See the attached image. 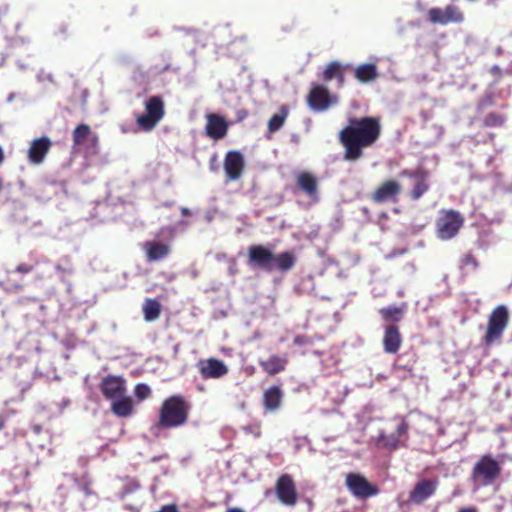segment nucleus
Wrapping results in <instances>:
<instances>
[{"instance_id": "nucleus-1", "label": "nucleus", "mask_w": 512, "mask_h": 512, "mask_svg": "<svg viewBox=\"0 0 512 512\" xmlns=\"http://www.w3.org/2000/svg\"><path fill=\"white\" fill-rule=\"evenodd\" d=\"M381 135L378 117H352L339 132V141L344 147V158L356 161L363 155V149L373 146Z\"/></svg>"}, {"instance_id": "nucleus-2", "label": "nucleus", "mask_w": 512, "mask_h": 512, "mask_svg": "<svg viewBox=\"0 0 512 512\" xmlns=\"http://www.w3.org/2000/svg\"><path fill=\"white\" fill-rule=\"evenodd\" d=\"M191 403L182 395H172L166 398L158 412V420L153 428L156 430L177 429L189 421Z\"/></svg>"}, {"instance_id": "nucleus-3", "label": "nucleus", "mask_w": 512, "mask_h": 512, "mask_svg": "<svg viewBox=\"0 0 512 512\" xmlns=\"http://www.w3.org/2000/svg\"><path fill=\"white\" fill-rule=\"evenodd\" d=\"M297 258L293 252L285 251L277 255L263 245H253L248 249V264L265 271L279 270L288 272L296 264Z\"/></svg>"}, {"instance_id": "nucleus-4", "label": "nucleus", "mask_w": 512, "mask_h": 512, "mask_svg": "<svg viewBox=\"0 0 512 512\" xmlns=\"http://www.w3.org/2000/svg\"><path fill=\"white\" fill-rule=\"evenodd\" d=\"M501 474V462L492 454H484L473 465L470 480L476 487H486L496 482Z\"/></svg>"}, {"instance_id": "nucleus-5", "label": "nucleus", "mask_w": 512, "mask_h": 512, "mask_svg": "<svg viewBox=\"0 0 512 512\" xmlns=\"http://www.w3.org/2000/svg\"><path fill=\"white\" fill-rule=\"evenodd\" d=\"M144 113L136 117L137 126L145 132L152 131L165 116V102L161 95L148 97Z\"/></svg>"}, {"instance_id": "nucleus-6", "label": "nucleus", "mask_w": 512, "mask_h": 512, "mask_svg": "<svg viewBox=\"0 0 512 512\" xmlns=\"http://www.w3.org/2000/svg\"><path fill=\"white\" fill-rule=\"evenodd\" d=\"M509 312L504 305H499L492 310L488 317L487 330L482 338L485 346H491L494 342L499 341L508 326Z\"/></svg>"}, {"instance_id": "nucleus-7", "label": "nucleus", "mask_w": 512, "mask_h": 512, "mask_svg": "<svg viewBox=\"0 0 512 512\" xmlns=\"http://www.w3.org/2000/svg\"><path fill=\"white\" fill-rule=\"evenodd\" d=\"M464 217L456 210H442L436 220V235L441 240L455 237L464 224Z\"/></svg>"}, {"instance_id": "nucleus-8", "label": "nucleus", "mask_w": 512, "mask_h": 512, "mask_svg": "<svg viewBox=\"0 0 512 512\" xmlns=\"http://www.w3.org/2000/svg\"><path fill=\"white\" fill-rule=\"evenodd\" d=\"M438 485L439 482L437 479L423 478L418 480L409 492L408 498L401 504V506L424 504L435 494Z\"/></svg>"}, {"instance_id": "nucleus-9", "label": "nucleus", "mask_w": 512, "mask_h": 512, "mask_svg": "<svg viewBox=\"0 0 512 512\" xmlns=\"http://www.w3.org/2000/svg\"><path fill=\"white\" fill-rule=\"evenodd\" d=\"M345 485L352 495L358 499H367L379 493L378 487L370 483L360 473H348L345 477Z\"/></svg>"}, {"instance_id": "nucleus-10", "label": "nucleus", "mask_w": 512, "mask_h": 512, "mask_svg": "<svg viewBox=\"0 0 512 512\" xmlns=\"http://www.w3.org/2000/svg\"><path fill=\"white\" fill-rule=\"evenodd\" d=\"M275 493L278 500L286 506L293 507L298 502L295 482L291 475L282 474L276 481Z\"/></svg>"}, {"instance_id": "nucleus-11", "label": "nucleus", "mask_w": 512, "mask_h": 512, "mask_svg": "<svg viewBox=\"0 0 512 512\" xmlns=\"http://www.w3.org/2000/svg\"><path fill=\"white\" fill-rule=\"evenodd\" d=\"M428 19L432 24L447 25L449 23H462L464 13L455 5H447L445 8H431L428 10Z\"/></svg>"}, {"instance_id": "nucleus-12", "label": "nucleus", "mask_w": 512, "mask_h": 512, "mask_svg": "<svg viewBox=\"0 0 512 512\" xmlns=\"http://www.w3.org/2000/svg\"><path fill=\"white\" fill-rule=\"evenodd\" d=\"M296 188L312 202L319 201V182L317 177L308 171H300L295 175Z\"/></svg>"}, {"instance_id": "nucleus-13", "label": "nucleus", "mask_w": 512, "mask_h": 512, "mask_svg": "<svg viewBox=\"0 0 512 512\" xmlns=\"http://www.w3.org/2000/svg\"><path fill=\"white\" fill-rule=\"evenodd\" d=\"M401 193V185L396 180H387L380 184L372 193L371 200L381 204L386 202L397 203L399 194Z\"/></svg>"}, {"instance_id": "nucleus-14", "label": "nucleus", "mask_w": 512, "mask_h": 512, "mask_svg": "<svg viewBox=\"0 0 512 512\" xmlns=\"http://www.w3.org/2000/svg\"><path fill=\"white\" fill-rule=\"evenodd\" d=\"M335 101L336 99L330 95L329 90L318 84L313 85L307 96L308 105L315 111H324Z\"/></svg>"}, {"instance_id": "nucleus-15", "label": "nucleus", "mask_w": 512, "mask_h": 512, "mask_svg": "<svg viewBox=\"0 0 512 512\" xmlns=\"http://www.w3.org/2000/svg\"><path fill=\"white\" fill-rule=\"evenodd\" d=\"M99 388L106 399L114 400L126 393V382L121 376L108 375L102 379Z\"/></svg>"}, {"instance_id": "nucleus-16", "label": "nucleus", "mask_w": 512, "mask_h": 512, "mask_svg": "<svg viewBox=\"0 0 512 512\" xmlns=\"http://www.w3.org/2000/svg\"><path fill=\"white\" fill-rule=\"evenodd\" d=\"M197 366L203 379H218L228 373V367L226 364L216 358L200 360Z\"/></svg>"}, {"instance_id": "nucleus-17", "label": "nucleus", "mask_w": 512, "mask_h": 512, "mask_svg": "<svg viewBox=\"0 0 512 512\" xmlns=\"http://www.w3.org/2000/svg\"><path fill=\"white\" fill-rule=\"evenodd\" d=\"M244 157L239 151H229L225 155L224 170L229 181L238 180L244 170Z\"/></svg>"}, {"instance_id": "nucleus-18", "label": "nucleus", "mask_w": 512, "mask_h": 512, "mask_svg": "<svg viewBox=\"0 0 512 512\" xmlns=\"http://www.w3.org/2000/svg\"><path fill=\"white\" fill-rule=\"evenodd\" d=\"M400 176L412 178L415 180L414 187L410 192V198L412 200H418L429 189V184L427 182L428 173L421 168L416 170H402Z\"/></svg>"}, {"instance_id": "nucleus-19", "label": "nucleus", "mask_w": 512, "mask_h": 512, "mask_svg": "<svg viewBox=\"0 0 512 512\" xmlns=\"http://www.w3.org/2000/svg\"><path fill=\"white\" fill-rule=\"evenodd\" d=\"M51 147L52 142L47 136L34 139L27 151L29 162L35 165L41 164Z\"/></svg>"}, {"instance_id": "nucleus-20", "label": "nucleus", "mask_w": 512, "mask_h": 512, "mask_svg": "<svg viewBox=\"0 0 512 512\" xmlns=\"http://www.w3.org/2000/svg\"><path fill=\"white\" fill-rule=\"evenodd\" d=\"M206 119L205 131L208 137L219 140L227 135L228 123L222 116L210 113L207 114Z\"/></svg>"}, {"instance_id": "nucleus-21", "label": "nucleus", "mask_w": 512, "mask_h": 512, "mask_svg": "<svg viewBox=\"0 0 512 512\" xmlns=\"http://www.w3.org/2000/svg\"><path fill=\"white\" fill-rule=\"evenodd\" d=\"M382 343L387 354H396L399 351L402 345V336L398 326L389 325L385 327Z\"/></svg>"}, {"instance_id": "nucleus-22", "label": "nucleus", "mask_w": 512, "mask_h": 512, "mask_svg": "<svg viewBox=\"0 0 512 512\" xmlns=\"http://www.w3.org/2000/svg\"><path fill=\"white\" fill-rule=\"evenodd\" d=\"M143 248L149 262L162 260L166 258L171 251L168 244L158 241H147L144 243Z\"/></svg>"}, {"instance_id": "nucleus-23", "label": "nucleus", "mask_w": 512, "mask_h": 512, "mask_svg": "<svg viewBox=\"0 0 512 512\" xmlns=\"http://www.w3.org/2000/svg\"><path fill=\"white\" fill-rule=\"evenodd\" d=\"M348 68H350V65H342L338 61H332L323 71L322 78L324 81L336 79L338 87L342 88L345 84V72Z\"/></svg>"}, {"instance_id": "nucleus-24", "label": "nucleus", "mask_w": 512, "mask_h": 512, "mask_svg": "<svg viewBox=\"0 0 512 512\" xmlns=\"http://www.w3.org/2000/svg\"><path fill=\"white\" fill-rule=\"evenodd\" d=\"M288 364L286 357L271 355L267 360H260L259 365L268 375L274 376L283 372Z\"/></svg>"}, {"instance_id": "nucleus-25", "label": "nucleus", "mask_w": 512, "mask_h": 512, "mask_svg": "<svg viewBox=\"0 0 512 512\" xmlns=\"http://www.w3.org/2000/svg\"><path fill=\"white\" fill-rule=\"evenodd\" d=\"M283 392L279 386H271L264 391L263 405L267 411H276L282 403Z\"/></svg>"}, {"instance_id": "nucleus-26", "label": "nucleus", "mask_w": 512, "mask_h": 512, "mask_svg": "<svg viewBox=\"0 0 512 512\" xmlns=\"http://www.w3.org/2000/svg\"><path fill=\"white\" fill-rule=\"evenodd\" d=\"M134 403L131 397L123 396L112 400L111 411L118 417L126 418L132 415Z\"/></svg>"}, {"instance_id": "nucleus-27", "label": "nucleus", "mask_w": 512, "mask_h": 512, "mask_svg": "<svg viewBox=\"0 0 512 512\" xmlns=\"http://www.w3.org/2000/svg\"><path fill=\"white\" fill-rule=\"evenodd\" d=\"M355 78L361 83L374 81L378 77L377 66L373 63H365L354 69Z\"/></svg>"}, {"instance_id": "nucleus-28", "label": "nucleus", "mask_w": 512, "mask_h": 512, "mask_svg": "<svg viewBox=\"0 0 512 512\" xmlns=\"http://www.w3.org/2000/svg\"><path fill=\"white\" fill-rule=\"evenodd\" d=\"M289 116V108L286 105H281L277 113H275L267 123V129L269 133H275L279 131L285 124Z\"/></svg>"}, {"instance_id": "nucleus-29", "label": "nucleus", "mask_w": 512, "mask_h": 512, "mask_svg": "<svg viewBox=\"0 0 512 512\" xmlns=\"http://www.w3.org/2000/svg\"><path fill=\"white\" fill-rule=\"evenodd\" d=\"M406 310V304L403 303L400 307L389 306L379 310L380 315L386 322H400Z\"/></svg>"}, {"instance_id": "nucleus-30", "label": "nucleus", "mask_w": 512, "mask_h": 512, "mask_svg": "<svg viewBox=\"0 0 512 512\" xmlns=\"http://www.w3.org/2000/svg\"><path fill=\"white\" fill-rule=\"evenodd\" d=\"M144 319L148 322L154 321L159 318L161 313V305L155 299H146L143 305Z\"/></svg>"}, {"instance_id": "nucleus-31", "label": "nucleus", "mask_w": 512, "mask_h": 512, "mask_svg": "<svg viewBox=\"0 0 512 512\" xmlns=\"http://www.w3.org/2000/svg\"><path fill=\"white\" fill-rule=\"evenodd\" d=\"M91 134L90 127L86 124H79L76 126V128L73 130L72 133V139L74 142V145L80 146L84 143V141L89 137Z\"/></svg>"}, {"instance_id": "nucleus-32", "label": "nucleus", "mask_w": 512, "mask_h": 512, "mask_svg": "<svg viewBox=\"0 0 512 512\" xmlns=\"http://www.w3.org/2000/svg\"><path fill=\"white\" fill-rule=\"evenodd\" d=\"M505 121V115L497 112H491L488 113L483 119V125L485 127H501L504 125Z\"/></svg>"}, {"instance_id": "nucleus-33", "label": "nucleus", "mask_w": 512, "mask_h": 512, "mask_svg": "<svg viewBox=\"0 0 512 512\" xmlns=\"http://www.w3.org/2000/svg\"><path fill=\"white\" fill-rule=\"evenodd\" d=\"M379 442L384 447L394 450V449L398 448V446L400 444V439L394 433H392L390 435L381 434L379 436Z\"/></svg>"}, {"instance_id": "nucleus-34", "label": "nucleus", "mask_w": 512, "mask_h": 512, "mask_svg": "<svg viewBox=\"0 0 512 512\" xmlns=\"http://www.w3.org/2000/svg\"><path fill=\"white\" fill-rule=\"evenodd\" d=\"M134 394L139 401H143L150 397L151 388L144 383H139L134 388Z\"/></svg>"}, {"instance_id": "nucleus-35", "label": "nucleus", "mask_w": 512, "mask_h": 512, "mask_svg": "<svg viewBox=\"0 0 512 512\" xmlns=\"http://www.w3.org/2000/svg\"><path fill=\"white\" fill-rule=\"evenodd\" d=\"M461 267H471L473 270L478 268V261L472 253H467L461 259Z\"/></svg>"}, {"instance_id": "nucleus-36", "label": "nucleus", "mask_w": 512, "mask_h": 512, "mask_svg": "<svg viewBox=\"0 0 512 512\" xmlns=\"http://www.w3.org/2000/svg\"><path fill=\"white\" fill-rule=\"evenodd\" d=\"M293 342L297 346L309 345L313 343L312 339L306 335H296L293 339Z\"/></svg>"}, {"instance_id": "nucleus-37", "label": "nucleus", "mask_w": 512, "mask_h": 512, "mask_svg": "<svg viewBox=\"0 0 512 512\" xmlns=\"http://www.w3.org/2000/svg\"><path fill=\"white\" fill-rule=\"evenodd\" d=\"M54 34L56 36H60V37L65 38L69 34L68 25L65 24V23H60L59 25H57V27H56V29L54 31Z\"/></svg>"}, {"instance_id": "nucleus-38", "label": "nucleus", "mask_w": 512, "mask_h": 512, "mask_svg": "<svg viewBox=\"0 0 512 512\" xmlns=\"http://www.w3.org/2000/svg\"><path fill=\"white\" fill-rule=\"evenodd\" d=\"M408 432V424L406 421L402 420L397 428H396V431L394 432V434H396V436H398V438L400 439L401 436L405 435L406 433Z\"/></svg>"}, {"instance_id": "nucleus-39", "label": "nucleus", "mask_w": 512, "mask_h": 512, "mask_svg": "<svg viewBox=\"0 0 512 512\" xmlns=\"http://www.w3.org/2000/svg\"><path fill=\"white\" fill-rule=\"evenodd\" d=\"M34 270V266L28 263H20L16 267V272L21 274H28Z\"/></svg>"}, {"instance_id": "nucleus-40", "label": "nucleus", "mask_w": 512, "mask_h": 512, "mask_svg": "<svg viewBox=\"0 0 512 512\" xmlns=\"http://www.w3.org/2000/svg\"><path fill=\"white\" fill-rule=\"evenodd\" d=\"M249 115V112L248 110L246 109H239L236 111V121L237 122H241L243 121L244 119H246Z\"/></svg>"}, {"instance_id": "nucleus-41", "label": "nucleus", "mask_w": 512, "mask_h": 512, "mask_svg": "<svg viewBox=\"0 0 512 512\" xmlns=\"http://www.w3.org/2000/svg\"><path fill=\"white\" fill-rule=\"evenodd\" d=\"M457 512H479L476 506L462 507Z\"/></svg>"}, {"instance_id": "nucleus-42", "label": "nucleus", "mask_w": 512, "mask_h": 512, "mask_svg": "<svg viewBox=\"0 0 512 512\" xmlns=\"http://www.w3.org/2000/svg\"><path fill=\"white\" fill-rule=\"evenodd\" d=\"M226 512H245V511L243 509H241V508L233 507V508L227 509Z\"/></svg>"}, {"instance_id": "nucleus-43", "label": "nucleus", "mask_w": 512, "mask_h": 512, "mask_svg": "<svg viewBox=\"0 0 512 512\" xmlns=\"http://www.w3.org/2000/svg\"><path fill=\"white\" fill-rule=\"evenodd\" d=\"M4 160V154H3V150L2 148L0 147V163Z\"/></svg>"}, {"instance_id": "nucleus-44", "label": "nucleus", "mask_w": 512, "mask_h": 512, "mask_svg": "<svg viewBox=\"0 0 512 512\" xmlns=\"http://www.w3.org/2000/svg\"><path fill=\"white\" fill-rule=\"evenodd\" d=\"M182 214L183 215H188L189 214V210L187 208H182Z\"/></svg>"}, {"instance_id": "nucleus-45", "label": "nucleus", "mask_w": 512, "mask_h": 512, "mask_svg": "<svg viewBox=\"0 0 512 512\" xmlns=\"http://www.w3.org/2000/svg\"><path fill=\"white\" fill-rule=\"evenodd\" d=\"M314 354H315V355H318V356H320V355H321V353H320L319 351H314Z\"/></svg>"}]
</instances>
